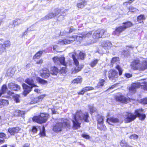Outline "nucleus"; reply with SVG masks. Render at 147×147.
Listing matches in <instances>:
<instances>
[{
    "instance_id": "1",
    "label": "nucleus",
    "mask_w": 147,
    "mask_h": 147,
    "mask_svg": "<svg viewBox=\"0 0 147 147\" xmlns=\"http://www.w3.org/2000/svg\"><path fill=\"white\" fill-rule=\"evenodd\" d=\"M89 114L88 113H83L81 110L77 111L75 115H74V119L72 120L73 127L77 129L80 127L81 123L80 121L88 122Z\"/></svg>"
},
{
    "instance_id": "2",
    "label": "nucleus",
    "mask_w": 147,
    "mask_h": 147,
    "mask_svg": "<svg viewBox=\"0 0 147 147\" xmlns=\"http://www.w3.org/2000/svg\"><path fill=\"white\" fill-rule=\"evenodd\" d=\"M70 127L69 121L65 119H62L59 120L58 122L54 125L53 130L54 131L58 132L61 131L64 127L69 129Z\"/></svg>"
},
{
    "instance_id": "3",
    "label": "nucleus",
    "mask_w": 147,
    "mask_h": 147,
    "mask_svg": "<svg viewBox=\"0 0 147 147\" xmlns=\"http://www.w3.org/2000/svg\"><path fill=\"white\" fill-rule=\"evenodd\" d=\"M143 111L142 108L135 110V115L129 113V122L134 120L137 117H138L141 120H144L146 117V115L145 114L141 113L143 112Z\"/></svg>"
},
{
    "instance_id": "4",
    "label": "nucleus",
    "mask_w": 147,
    "mask_h": 147,
    "mask_svg": "<svg viewBox=\"0 0 147 147\" xmlns=\"http://www.w3.org/2000/svg\"><path fill=\"white\" fill-rule=\"evenodd\" d=\"M140 87L144 90H147V82H144L142 83L137 82L133 84L131 87H129V94L135 93L136 92V89Z\"/></svg>"
},
{
    "instance_id": "5",
    "label": "nucleus",
    "mask_w": 147,
    "mask_h": 147,
    "mask_svg": "<svg viewBox=\"0 0 147 147\" xmlns=\"http://www.w3.org/2000/svg\"><path fill=\"white\" fill-rule=\"evenodd\" d=\"M139 60H134L131 63V66L132 68L134 70H144L147 68V63L145 61L143 63L141 64L140 63Z\"/></svg>"
},
{
    "instance_id": "6",
    "label": "nucleus",
    "mask_w": 147,
    "mask_h": 147,
    "mask_svg": "<svg viewBox=\"0 0 147 147\" xmlns=\"http://www.w3.org/2000/svg\"><path fill=\"white\" fill-rule=\"evenodd\" d=\"M49 115L47 114L41 113L38 116H35L33 118V121L38 123H42L45 122L48 118Z\"/></svg>"
},
{
    "instance_id": "7",
    "label": "nucleus",
    "mask_w": 147,
    "mask_h": 147,
    "mask_svg": "<svg viewBox=\"0 0 147 147\" xmlns=\"http://www.w3.org/2000/svg\"><path fill=\"white\" fill-rule=\"evenodd\" d=\"M118 75V72L115 70L111 69L108 72V77L113 82H115L117 80Z\"/></svg>"
},
{
    "instance_id": "8",
    "label": "nucleus",
    "mask_w": 147,
    "mask_h": 147,
    "mask_svg": "<svg viewBox=\"0 0 147 147\" xmlns=\"http://www.w3.org/2000/svg\"><path fill=\"white\" fill-rule=\"evenodd\" d=\"M105 30H98L94 32L93 35V38L94 39L98 40L101 38L102 35L106 32Z\"/></svg>"
},
{
    "instance_id": "9",
    "label": "nucleus",
    "mask_w": 147,
    "mask_h": 147,
    "mask_svg": "<svg viewBox=\"0 0 147 147\" xmlns=\"http://www.w3.org/2000/svg\"><path fill=\"white\" fill-rule=\"evenodd\" d=\"M115 99L117 101L122 103H126L127 98L123 95L120 94H117L115 96Z\"/></svg>"
},
{
    "instance_id": "10",
    "label": "nucleus",
    "mask_w": 147,
    "mask_h": 147,
    "mask_svg": "<svg viewBox=\"0 0 147 147\" xmlns=\"http://www.w3.org/2000/svg\"><path fill=\"white\" fill-rule=\"evenodd\" d=\"M53 60L55 64H59L60 63L64 65H66L65 62V58L64 57L59 58L57 57H55L53 58Z\"/></svg>"
},
{
    "instance_id": "11",
    "label": "nucleus",
    "mask_w": 147,
    "mask_h": 147,
    "mask_svg": "<svg viewBox=\"0 0 147 147\" xmlns=\"http://www.w3.org/2000/svg\"><path fill=\"white\" fill-rule=\"evenodd\" d=\"M22 86L24 89L23 94L25 96H26L32 90L33 87L29 86L25 83L22 84Z\"/></svg>"
},
{
    "instance_id": "12",
    "label": "nucleus",
    "mask_w": 147,
    "mask_h": 147,
    "mask_svg": "<svg viewBox=\"0 0 147 147\" xmlns=\"http://www.w3.org/2000/svg\"><path fill=\"white\" fill-rule=\"evenodd\" d=\"M128 27V26L125 24L122 26H120L117 28H116L115 30L113 32V35H116L120 34L123 31Z\"/></svg>"
},
{
    "instance_id": "13",
    "label": "nucleus",
    "mask_w": 147,
    "mask_h": 147,
    "mask_svg": "<svg viewBox=\"0 0 147 147\" xmlns=\"http://www.w3.org/2000/svg\"><path fill=\"white\" fill-rule=\"evenodd\" d=\"M92 33L91 32H84L82 33V34H79V36L78 37V39L80 38V41L83 39H84L86 38H88L89 37L91 36Z\"/></svg>"
},
{
    "instance_id": "14",
    "label": "nucleus",
    "mask_w": 147,
    "mask_h": 147,
    "mask_svg": "<svg viewBox=\"0 0 147 147\" xmlns=\"http://www.w3.org/2000/svg\"><path fill=\"white\" fill-rule=\"evenodd\" d=\"M55 17L54 12H50L44 17L42 18L40 20V21H45L49 20L52 18H54Z\"/></svg>"
},
{
    "instance_id": "15",
    "label": "nucleus",
    "mask_w": 147,
    "mask_h": 147,
    "mask_svg": "<svg viewBox=\"0 0 147 147\" xmlns=\"http://www.w3.org/2000/svg\"><path fill=\"white\" fill-rule=\"evenodd\" d=\"M20 130V129L19 127H17L11 128L10 127L8 129V131L11 135H13L15 134L18 132Z\"/></svg>"
},
{
    "instance_id": "16",
    "label": "nucleus",
    "mask_w": 147,
    "mask_h": 147,
    "mask_svg": "<svg viewBox=\"0 0 147 147\" xmlns=\"http://www.w3.org/2000/svg\"><path fill=\"white\" fill-rule=\"evenodd\" d=\"M41 76L43 78H47L50 75L49 71L46 68H44L41 71Z\"/></svg>"
},
{
    "instance_id": "17",
    "label": "nucleus",
    "mask_w": 147,
    "mask_h": 147,
    "mask_svg": "<svg viewBox=\"0 0 147 147\" xmlns=\"http://www.w3.org/2000/svg\"><path fill=\"white\" fill-rule=\"evenodd\" d=\"M8 87L11 90L18 91L20 89V87L17 84H16L13 83H11L8 84Z\"/></svg>"
},
{
    "instance_id": "18",
    "label": "nucleus",
    "mask_w": 147,
    "mask_h": 147,
    "mask_svg": "<svg viewBox=\"0 0 147 147\" xmlns=\"http://www.w3.org/2000/svg\"><path fill=\"white\" fill-rule=\"evenodd\" d=\"M44 97L43 95H41L34 99L30 102V104H32L38 103L41 101Z\"/></svg>"
},
{
    "instance_id": "19",
    "label": "nucleus",
    "mask_w": 147,
    "mask_h": 147,
    "mask_svg": "<svg viewBox=\"0 0 147 147\" xmlns=\"http://www.w3.org/2000/svg\"><path fill=\"white\" fill-rule=\"evenodd\" d=\"M102 46L105 49H108L109 47L112 46V43L109 41H106L102 42L101 44Z\"/></svg>"
},
{
    "instance_id": "20",
    "label": "nucleus",
    "mask_w": 147,
    "mask_h": 147,
    "mask_svg": "<svg viewBox=\"0 0 147 147\" xmlns=\"http://www.w3.org/2000/svg\"><path fill=\"white\" fill-rule=\"evenodd\" d=\"M79 36L78 35H74L72 37H69L67 39V41H68L69 42H68V44L71 43L73 41L75 40H77V41L80 42V38H78V37Z\"/></svg>"
},
{
    "instance_id": "21",
    "label": "nucleus",
    "mask_w": 147,
    "mask_h": 147,
    "mask_svg": "<svg viewBox=\"0 0 147 147\" xmlns=\"http://www.w3.org/2000/svg\"><path fill=\"white\" fill-rule=\"evenodd\" d=\"M24 20L21 19H16L13 20V23L14 27L16 26H18L20 24H22L24 22Z\"/></svg>"
},
{
    "instance_id": "22",
    "label": "nucleus",
    "mask_w": 147,
    "mask_h": 147,
    "mask_svg": "<svg viewBox=\"0 0 147 147\" xmlns=\"http://www.w3.org/2000/svg\"><path fill=\"white\" fill-rule=\"evenodd\" d=\"M87 2L85 0H81L77 4V6L78 8H83L86 5Z\"/></svg>"
},
{
    "instance_id": "23",
    "label": "nucleus",
    "mask_w": 147,
    "mask_h": 147,
    "mask_svg": "<svg viewBox=\"0 0 147 147\" xmlns=\"http://www.w3.org/2000/svg\"><path fill=\"white\" fill-rule=\"evenodd\" d=\"M25 82L32 87L37 86L34 83L33 80L31 78L27 79L25 80Z\"/></svg>"
},
{
    "instance_id": "24",
    "label": "nucleus",
    "mask_w": 147,
    "mask_h": 147,
    "mask_svg": "<svg viewBox=\"0 0 147 147\" xmlns=\"http://www.w3.org/2000/svg\"><path fill=\"white\" fill-rule=\"evenodd\" d=\"M107 121L110 124L112 125L111 123H117L119 122V119L116 118L111 117L110 118H107Z\"/></svg>"
},
{
    "instance_id": "25",
    "label": "nucleus",
    "mask_w": 147,
    "mask_h": 147,
    "mask_svg": "<svg viewBox=\"0 0 147 147\" xmlns=\"http://www.w3.org/2000/svg\"><path fill=\"white\" fill-rule=\"evenodd\" d=\"M82 67V66H78V67H76L75 68H73L71 70V74H76L80 71Z\"/></svg>"
},
{
    "instance_id": "26",
    "label": "nucleus",
    "mask_w": 147,
    "mask_h": 147,
    "mask_svg": "<svg viewBox=\"0 0 147 147\" xmlns=\"http://www.w3.org/2000/svg\"><path fill=\"white\" fill-rule=\"evenodd\" d=\"M69 41H67V39H65L63 40L60 39L56 42L57 44L60 45H63L68 44Z\"/></svg>"
},
{
    "instance_id": "27",
    "label": "nucleus",
    "mask_w": 147,
    "mask_h": 147,
    "mask_svg": "<svg viewBox=\"0 0 147 147\" xmlns=\"http://www.w3.org/2000/svg\"><path fill=\"white\" fill-rule=\"evenodd\" d=\"M58 69L55 67H53L51 68V74L53 75H56L58 73Z\"/></svg>"
},
{
    "instance_id": "28",
    "label": "nucleus",
    "mask_w": 147,
    "mask_h": 147,
    "mask_svg": "<svg viewBox=\"0 0 147 147\" xmlns=\"http://www.w3.org/2000/svg\"><path fill=\"white\" fill-rule=\"evenodd\" d=\"M36 80L38 82L42 84H45L47 83V81L42 79L39 77L37 78Z\"/></svg>"
},
{
    "instance_id": "29",
    "label": "nucleus",
    "mask_w": 147,
    "mask_h": 147,
    "mask_svg": "<svg viewBox=\"0 0 147 147\" xmlns=\"http://www.w3.org/2000/svg\"><path fill=\"white\" fill-rule=\"evenodd\" d=\"M103 119L102 117H100V118H98V128L100 130H102L103 128L99 126V125H100V124H102L103 122Z\"/></svg>"
},
{
    "instance_id": "30",
    "label": "nucleus",
    "mask_w": 147,
    "mask_h": 147,
    "mask_svg": "<svg viewBox=\"0 0 147 147\" xmlns=\"http://www.w3.org/2000/svg\"><path fill=\"white\" fill-rule=\"evenodd\" d=\"M98 61L99 60L96 59L93 60L90 63V65L91 67H94L96 65Z\"/></svg>"
},
{
    "instance_id": "31",
    "label": "nucleus",
    "mask_w": 147,
    "mask_h": 147,
    "mask_svg": "<svg viewBox=\"0 0 147 147\" xmlns=\"http://www.w3.org/2000/svg\"><path fill=\"white\" fill-rule=\"evenodd\" d=\"M105 82L104 80H100V81L98 83L96 87L98 88L102 87L104 85Z\"/></svg>"
},
{
    "instance_id": "32",
    "label": "nucleus",
    "mask_w": 147,
    "mask_h": 147,
    "mask_svg": "<svg viewBox=\"0 0 147 147\" xmlns=\"http://www.w3.org/2000/svg\"><path fill=\"white\" fill-rule=\"evenodd\" d=\"M145 17L144 15H140L137 17V20L139 22H143L142 20H145Z\"/></svg>"
},
{
    "instance_id": "33",
    "label": "nucleus",
    "mask_w": 147,
    "mask_h": 147,
    "mask_svg": "<svg viewBox=\"0 0 147 147\" xmlns=\"http://www.w3.org/2000/svg\"><path fill=\"white\" fill-rule=\"evenodd\" d=\"M55 16H57L61 14V10L60 9L57 8L55 9L54 12Z\"/></svg>"
},
{
    "instance_id": "34",
    "label": "nucleus",
    "mask_w": 147,
    "mask_h": 147,
    "mask_svg": "<svg viewBox=\"0 0 147 147\" xmlns=\"http://www.w3.org/2000/svg\"><path fill=\"white\" fill-rule=\"evenodd\" d=\"M72 58L73 59L75 65H76V67H78V66H80L79 65V63L78 60L75 57V55L74 54H72Z\"/></svg>"
},
{
    "instance_id": "35",
    "label": "nucleus",
    "mask_w": 147,
    "mask_h": 147,
    "mask_svg": "<svg viewBox=\"0 0 147 147\" xmlns=\"http://www.w3.org/2000/svg\"><path fill=\"white\" fill-rule=\"evenodd\" d=\"M82 81V78L80 77H79L78 78H76L74 79L72 81V83H80Z\"/></svg>"
},
{
    "instance_id": "36",
    "label": "nucleus",
    "mask_w": 147,
    "mask_h": 147,
    "mask_svg": "<svg viewBox=\"0 0 147 147\" xmlns=\"http://www.w3.org/2000/svg\"><path fill=\"white\" fill-rule=\"evenodd\" d=\"M43 53L42 51H39L34 56L33 58H38Z\"/></svg>"
},
{
    "instance_id": "37",
    "label": "nucleus",
    "mask_w": 147,
    "mask_h": 147,
    "mask_svg": "<svg viewBox=\"0 0 147 147\" xmlns=\"http://www.w3.org/2000/svg\"><path fill=\"white\" fill-rule=\"evenodd\" d=\"M119 60V58L118 57H113L111 61V65H113L115 62L118 61Z\"/></svg>"
},
{
    "instance_id": "38",
    "label": "nucleus",
    "mask_w": 147,
    "mask_h": 147,
    "mask_svg": "<svg viewBox=\"0 0 147 147\" xmlns=\"http://www.w3.org/2000/svg\"><path fill=\"white\" fill-rule=\"evenodd\" d=\"M88 107L90 112L93 113L96 111V109L94 108L93 105H88Z\"/></svg>"
},
{
    "instance_id": "39",
    "label": "nucleus",
    "mask_w": 147,
    "mask_h": 147,
    "mask_svg": "<svg viewBox=\"0 0 147 147\" xmlns=\"http://www.w3.org/2000/svg\"><path fill=\"white\" fill-rule=\"evenodd\" d=\"M129 11L131 12L132 13H137L138 11V10L132 7H129Z\"/></svg>"
},
{
    "instance_id": "40",
    "label": "nucleus",
    "mask_w": 147,
    "mask_h": 147,
    "mask_svg": "<svg viewBox=\"0 0 147 147\" xmlns=\"http://www.w3.org/2000/svg\"><path fill=\"white\" fill-rule=\"evenodd\" d=\"M125 118V123L129 122V113L126 112L124 115Z\"/></svg>"
},
{
    "instance_id": "41",
    "label": "nucleus",
    "mask_w": 147,
    "mask_h": 147,
    "mask_svg": "<svg viewBox=\"0 0 147 147\" xmlns=\"http://www.w3.org/2000/svg\"><path fill=\"white\" fill-rule=\"evenodd\" d=\"M116 68L118 70L119 72V75H121L122 74L123 70L118 65H117L116 67Z\"/></svg>"
},
{
    "instance_id": "42",
    "label": "nucleus",
    "mask_w": 147,
    "mask_h": 147,
    "mask_svg": "<svg viewBox=\"0 0 147 147\" xmlns=\"http://www.w3.org/2000/svg\"><path fill=\"white\" fill-rule=\"evenodd\" d=\"M20 96L18 95H16L14 96V100L15 101L16 103L20 102V100H19Z\"/></svg>"
},
{
    "instance_id": "43",
    "label": "nucleus",
    "mask_w": 147,
    "mask_h": 147,
    "mask_svg": "<svg viewBox=\"0 0 147 147\" xmlns=\"http://www.w3.org/2000/svg\"><path fill=\"white\" fill-rule=\"evenodd\" d=\"M121 146L123 147H129L125 140H122L120 143Z\"/></svg>"
},
{
    "instance_id": "44",
    "label": "nucleus",
    "mask_w": 147,
    "mask_h": 147,
    "mask_svg": "<svg viewBox=\"0 0 147 147\" xmlns=\"http://www.w3.org/2000/svg\"><path fill=\"white\" fill-rule=\"evenodd\" d=\"M7 89L6 85H3L2 87L1 92H2L3 93H4L5 92Z\"/></svg>"
},
{
    "instance_id": "45",
    "label": "nucleus",
    "mask_w": 147,
    "mask_h": 147,
    "mask_svg": "<svg viewBox=\"0 0 147 147\" xmlns=\"http://www.w3.org/2000/svg\"><path fill=\"white\" fill-rule=\"evenodd\" d=\"M2 102V105L3 106L4 105H7L9 104L8 101L7 100L4 99L0 100Z\"/></svg>"
},
{
    "instance_id": "46",
    "label": "nucleus",
    "mask_w": 147,
    "mask_h": 147,
    "mask_svg": "<svg viewBox=\"0 0 147 147\" xmlns=\"http://www.w3.org/2000/svg\"><path fill=\"white\" fill-rule=\"evenodd\" d=\"M85 92L94 89V88L91 86H87L83 88Z\"/></svg>"
},
{
    "instance_id": "47",
    "label": "nucleus",
    "mask_w": 147,
    "mask_h": 147,
    "mask_svg": "<svg viewBox=\"0 0 147 147\" xmlns=\"http://www.w3.org/2000/svg\"><path fill=\"white\" fill-rule=\"evenodd\" d=\"M138 136L136 134H132L129 137V138L130 139L133 140H136L138 138Z\"/></svg>"
},
{
    "instance_id": "48",
    "label": "nucleus",
    "mask_w": 147,
    "mask_h": 147,
    "mask_svg": "<svg viewBox=\"0 0 147 147\" xmlns=\"http://www.w3.org/2000/svg\"><path fill=\"white\" fill-rule=\"evenodd\" d=\"M40 134L41 137H43L45 136V127L44 126L42 127V131L40 132Z\"/></svg>"
},
{
    "instance_id": "49",
    "label": "nucleus",
    "mask_w": 147,
    "mask_h": 147,
    "mask_svg": "<svg viewBox=\"0 0 147 147\" xmlns=\"http://www.w3.org/2000/svg\"><path fill=\"white\" fill-rule=\"evenodd\" d=\"M10 42L9 41H7L4 42L3 45L5 47H8L10 46Z\"/></svg>"
},
{
    "instance_id": "50",
    "label": "nucleus",
    "mask_w": 147,
    "mask_h": 147,
    "mask_svg": "<svg viewBox=\"0 0 147 147\" xmlns=\"http://www.w3.org/2000/svg\"><path fill=\"white\" fill-rule=\"evenodd\" d=\"M64 16H65V15L63 14V15L61 14L59 15L58 17L57 20L61 21L63 20L64 19Z\"/></svg>"
},
{
    "instance_id": "51",
    "label": "nucleus",
    "mask_w": 147,
    "mask_h": 147,
    "mask_svg": "<svg viewBox=\"0 0 147 147\" xmlns=\"http://www.w3.org/2000/svg\"><path fill=\"white\" fill-rule=\"evenodd\" d=\"M85 54L82 52H80L79 54V57L81 59H84Z\"/></svg>"
},
{
    "instance_id": "52",
    "label": "nucleus",
    "mask_w": 147,
    "mask_h": 147,
    "mask_svg": "<svg viewBox=\"0 0 147 147\" xmlns=\"http://www.w3.org/2000/svg\"><path fill=\"white\" fill-rule=\"evenodd\" d=\"M13 75V73H11L10 70L8 69L7 71V73L6 74V76L9 77H11Z\"/></svg>"
},
{
    "instance_id": "53",
    "label": "nucleus",
    "mask_w": 147,
    "mask_h": 147,
    "mask_svg": "<svg viewBox=\"0 0 147 147\" xmlns=\"http://www.w3.org/2000/svg\"><path fill=\"white\" fill-rule=\"evenodd\" d=\"M31 131L33 133H36L37 131V128L35 126H33L32 127Z\"/></svg>"
},
{
    "instance_id": "54",
    "label": "nucleus",
    "mask_w": 147,
    "mask_h": 147,
    "mask_svg": "<svg viewBox=\"0 0 147 147\" xmlns=\"http://www.w3.org/2000/svg\"><path fill=\"white\" fill-rule=\"evenodd\" d=\"M6 137V135L5 134L3 133H0V138L4 140V138H5Z\"/></svg>"
},
{
    "instance_id": "55",
    "label": "nucleus",
    "mask_w": 147,
    "mask_h": 147,
    "mask_svg": "<svg viewBox=\"0 0 147 147\" xmlns=\"http://www.w3.org/2000/svg\"><path fill=\"white\" fill-rule=\"evenodd\" d=\"M82 136L84 138L86 139H88L90 138V136L86 134H82Z\"/></svg>"
},
{
    "instance_id": "56",
    "label": "nucleus",
    "mask_w": 147,
    "mask_h": 147,
    "mask_svg": "<svg viewBox=\"0 0 147 147\" xmlns=\"http://www.w3.org/2000/svg\"><path fill=\"white\" fill-rule=\"evenodd\" d=\"M0 51L1 52V53L5 51V49L3 45H2V46H1V47H0Z\"/></svg>"
},
{
    "instance_id": "57",
    "label": "nucleus",
    "mask_w": 147,
    "mask_h": 147,
    "mask_svg": "<svg viewBox=\"0 0 147 147\" xmlns=\"http://www.w3.org/2000/svg\"><path fill=\"white\" fill-rule=\"evenodd\" d=\"M141 102L144 104H147V98L142 99L141 100Z\"/></svg>"
},
{
    "instance_id": "58",
    "label": "nucleus",
    "mask_w": 147,
    "mask_h": 147,
    "mask_svg": "<svg viewBox=\"0 0 147 147\" xmlns=\"http://www.w3.org/2000/svg\"><path fill=\"white\" fill-rule=\"evenodd\" d=\"M19 116L22 117L23 115L25 114V111H24L19 110Z\"/></svg>"
},
{
    "instance_id": "59",
    "label": "nucleus",
    "mask_w": 147,
    "mask_h": 147,
    "mask_svg": "<svg viewBox=\"0 0 147 147\" xmlns=\"http://www.w3.org/2000/svg\"><path fill=\"white\" fill-rule=\"evenodd\" d=\"M19 110H16L14 113V115L15 116H19Z\"/></svg>"
},
{
    "instance_id": "60",
    "label": "nucleus",
    "mask_w": 147,
    "mask_h": 147,
    "mask_svg": "<svg viewBox=\"0 0 147 147\" xmlns=\"http://www.w3.org/2000/svg\"><path fill=\"white\" fill-rule=\"evenodd\" d=\"M76 30V29H74L72 27H70L69 28V33H70L73 32H75Z\"/></svg>"
},
{
    "instance_id": "61",
    "label": "nucleus",
    "mask_w": 147,
    "mask_h": 147,
    "mask_svg": "<svg viewBox=\"0 0 147 147\" xmlns=\"http://www.w3.org/2000/svg\"><path fill=\"white\" fill-rule=\"evenodd\" d=\"M33 30L31 28L30 29V28H27V31H26L24 32L23 34V36H24V35H25L26 34L27 32L30 31L31 30Z\"/></svg>"
},
{
    "instance_id": "62",
    "label": "nucleus",
    "mask_w": 147,
    "mask_h": 147,
    "mask_svg": "<svg viewBox=\"0 0 147 147\" xmlns=\"http://www.w3.org/2000/svg\"><path fill=\"white\" fill-rule=\"evenodd\" d=\"M85 92L84 90V89L83 88L81 91L78 92V94H83Z\"/></svg>"
},
{
    "instance_id": "63",
    "label": "nucleus",
    "mask_w": 147,
    "mask_h": 147,
    "mask_svg": "<svg viewBox=\"0 0 147 147\" xmlns=\"http://www.w3.org/2000/svg\"><path fill=\"white\" fill-rule=\"evenodd\" d=\"M23 147H29V144L28 143L25 144L23 145Z\"/></svg>"
},
{
    "instance_id": "64",
    "label": "nucleus",
    "mask_w": 147,
    "mask_h": 147,
    "mask_svg": "<svg viewBox=\"0 0 147 147\" xmlns=\"http://www.w3.org/2000/svg\"><path fill=\"white\" fill-rule=\"evenodd\" d=\"M43 63V60H40L39 61H37L36 63L37 64H41Z\"/></svg>"
}]
</instances>
